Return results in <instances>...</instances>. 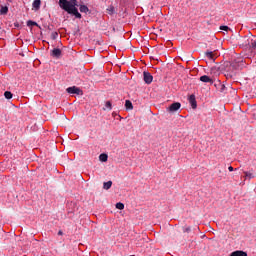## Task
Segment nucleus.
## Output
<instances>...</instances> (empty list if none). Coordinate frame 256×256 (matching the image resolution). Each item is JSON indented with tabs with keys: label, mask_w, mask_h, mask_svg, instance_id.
I'll return each instance as SVG.
<instances>
[{
	"label": "nucleus",
	"mask_w": 256,
	"mask_h": 256,
	"mask_svg": "<svg viewBox=\"0 0 256 256\" xmlns=\"http://www.w3.org/2000/svg\"><path fill=\"white\" fill-rule=\"evenodd\" d=\"M99 159L102 161V163H107V159H109V156L107 154H100Z\"/></svg>",
	"instance_id": "nucleus-15"
},
{
	"label": "nucleus",
	"mask_w": 256,
	"mask_h": 256,
	"mask_svg": "<svg viewBox=\"0 0 256 256\" xmlns=\"http://www.w3.org/2000/svg\"><path fill=\"white\" fill-rule=\"evenodd\" d=\"M27 25H28V27H35L37 25V22H33V21L29 20L27 22Z\"/></svg>",
	"instance_id": "nucleus-21"
},
{
	"label": "nucleus",
	"mask_w": 256,
	"mask_h": 256,
	"mask_svg": "<svg viewBox=\"0 0 256 256\" xmlns=\"http://www.w3.org/2000/svg\"><path fill=\"white\" fill-rule=\"evenodd\" d=\"M205 57H207V59H210L211 61H215V52L206 51L205 52Z\"/></svg>",
	"instance_id": "nucleus-8"
},
{
	"label": "nucleus",
	"mask_w": 256,
	"mask_h": 256,
	"mask_svg": "<svg viewBox=\"0 0 256 256\" xmlns=\"http://www.w3.org/2000/svg\"><path fill=\"white\" fill-rule=\"evenodd\" d=\"M57 37H59L58 33H54L51 35V39H53V41H55V39H57Z\"/></svg>",
	"instance_id": "nucleus-22"
},
{
	"label": "nucleus",
	"mask_w": 256,
	"mask_h": 256,
	"mask_svg": "<svg viewBox=\"0 0 256 256\" xmlns=\"http://www.w3.org/2000/svg\"><path fill=\"white\" fill-rule=\"evenodd\" d=\"M221 31H226V33H229V31H233L229 26H220Z\"/></svg>",
	"instance_id": "nucleus-19"
},
{
	"label": "nucleus",
	"mask_w": 256,
	"mask_h": 256,
	"mask_svg": "<svg viewBox=\"0 0 256 256\" xmlns=\"http://www.w3.org/2000/svg\"><path fill=\"white\" fill-rule=\"evenodd\" d=\"M188 101H189L192 109H197V100L195 99V95L194 94L189 96Z\"/></svg>",
	"instance_id": "nucleus-5"
},
{
	"label": "nucleus",
	"mask_w": 256,
	"mask_h": 256,
	"mask_svg": "<svg viewBox=\"0 0 256 256\" xmlns=\"http://www.w3.org/2000/svg\"><path fill=\"white\" fill-rule=\"evenodd\" d=\"M116 209L123 211V209H125V204H123L121 202L116 203Z\"/></svg>",
	"instance_id": "nucleus-17"
},
{
	"label": "nucleus",
	"mask_w": 256,
	"mask_h": 256,
	"mask_svg": "<svg viewBox=\"0 0 256 256\" xmlns=\"http://www.w3.org/2000/svg\"><path fill=\"white\" fill-rule=\"evenodd\" d=\"M59 5H60L61 9H64V11H67V13L71 12L72 9L75 7L68 0H59Z\"/></svg>",
	"instance_id": "nucleus-1"
},
{
	"label": "nucleus",
	"mask_w": 256,
	"mask_h": 256,
	"mask_svg": "<svg viewBox=\"0 0 256 256\" xmlns=\"http://www.w3.org/2000/svg\"><path fill=\"white\" fill-rule=\"evenodd\" d=\"M66 91L71 95H83V91H81L77 86L68 87Z\"/></svg>",
	"instance_id": "nucleus-3"
},
{
	"label": "nucleus",
	"mask_w": 256,
	"mask_h": 256,
	"mask_svg": "<svg viewBox=\"0 0 256 256\" xmlns=\"http://www.w3.org/2000/svg\"><path fill=\"white\" fill-rule=\"evenodd\" d=\"M143 77H144V82L147 85H151V83H153V75H151V73L143 72Z\"/></svg>",
	"instance_id": "nucleus-4"
},
{
	"label": "nucleus",
	"mask_w": 256,
	"mask_h": 256,
	"mask_svg": "<svg viewBox=\"0 0 256 256\" xmlns=\"http://www.w3.org/2000/svg\"><path fill=\"white\" fill-rule=\"evenodd\" d=\"M4 97H5L6 99H13V93H11L10 91H6V92L4 93Z\"/></svg>",
	"instance_id": "nucleus-18"
},
{
	"label": "nucleus",
	"mask_w": 256,
	"mask_h": 256,
	"mask_svg": "<svg viewBox=\"0 0 256 256\" xmlns=\"http://www.w3.org/2000/svg\"><path fill=\"white\" fill-rule=\"evenodd\" d=\"M105 109H107L108 111H111V109H112L111 101L106 102L104 111H105Z\"/></svg>",
	"instance_id": "nucleus-20"
},
{
	"label": "nucleus",
	"mask_w": 256,
	"mask_h": 256,
	"mask_svg": "<svg viewBox=\"0 0 256 256\" xmlns=\"http://www.w3.org/2000/svg\"><path fill=\"white\" fill-rule=\"evenodd\" d=\"M80 13H89V7L87 5H80Z\"/></svg>",
	"instance_id": "nucleus-14"
},
{
	"label": "nucleus",
	"mask_w": 256,
	"mask_h": 256,
	"mask_svg": "<svg viewBox=\"0 0 256 256\" xmlns=\"http://www.w3.org/2000/svg\"><path fill=\"white\" fill-rule=\"evenodd\" d=\"M113 31H116V29L115 28H113ZM117 31H119L120 33H123V31H125V29H123V28H119V29H117Z\"/></svg>",
	"instance_id": "nucleus-26"
},
{
	"label": "nucleus",
	"mask_w": 256,
	"mask_h": 256,
	"mask_svg": "<svg viewBox=\"0 0 256 256\" xmlns=\"http://www.w3.org/2000/svg\"><path fill=\"white\" fill-rule=\"evenodd\" d=\"M51 56H52V57H55L56 59H59V57H61V49H59V48H54V49L51 51Z\"/></svg>",
	"instance_id": "nucleus-7"
},
{
	"label": "nucleus",
	"mask_w": 256,
	"mask_h": 256,
	"mask_svg": "<svg viewBox=\"0 0 256 256\" xmlns=\"http://www.w3.org/2000/svg\"><path fill=\"white\" fill-rule=\"evenodd\" d=\"M112 185H113V181L104 182L103 189H105L106 191H109V188L112 187Z\"/></svg>",
	"instance_id": "nucleus-13"
},
{
	"label": "nucleus",
	"mask_w": 256,
	"mask_h": 256,
	"mask_svg": "<svg viewBox=\"0 0 256 256\" xmlns=\"http://www.w3.org/2000/svg\"><path fill=\"white\" fill-rule=\"evenodd\" d=\"M32 7L36 10L40 9L41 7V0H34L32 3Z\"/></svg>",
	"instance_id": "nucleus-11"
},
{
	"label": "nucleus",
	"mask_w": 256,
	"mask_h": 256,
	"mask_svg": "<svg viewBox=\"0 0 256 256\" xmlns=\"http://www.w3.org/2000/svg\"><path fill=\"white\" fill-rule=\"evenodd\" d=\"M69 13L74 15L76 19H81V13H79V10H77V7H74L72 11H70Z\"/></svg>",
	"instance_id": "nucleus-9"
},
{
	"label": "nucleus",
	"mask_w": 256,
	"mask_h": 256,
	"mask_svg": "<svg viewBox=\"0 0 256 256\" xmlns=\"http://www.w3.org/2000/svg\"><path fill=\"white\" fill-rule=\"evenodd\" d=\"M200 81H202V83H210V85H213V83H214L213 79H211V77H209L207 75L201 76Z\"/></svg>",
	"instance_id": "nucleus-6"
},
{
	"label": "nucleus",
	"mask_w": 256,
	"mask_h": 256,
	"mask_svg": "<svg viewBox=\"0 0 256 256\" xmlns=\"http://www.w3.org/2000/svg\"><path fill=\"white\" fill-rule=\"evenodd\" d=\"M139 37H141L139 34H130V38H132V39H137V38H139Z\"/></svg>",
	"instance_id": "nucleus-23"
},
{
	"label": "nucleus",
	"mask_w": 256,
	"mask_h": 256,
	"mask_svg": "<svg viewBox=\"0 0 256 256\" xmlns=\"http://www.w3.org/2000/svg\"><path fill=\"white\" fill-rule=\"evenodd\" d=\"M69 3H71V5H74V7H77V0H70Z\"/></svg>",
	"instance_id": "nucleus-24"
},
{
	"label": "nucleus",
	"mask_w": 256,
	"mask_h": 256,
	"mask_svg": "<svg viewBox=\"0 0 256 256\" xmlns=\"http://www.w3.org/2000/svg\"><path fill=\"white\" fill-rule=\"evenodd\" d=\"M244 175L245 177H247V179H255L256 177V174L253 172V170L249 172L245 171Z\"/></svg>",
	"instance_id": "nucleus-10"
},
{
	"label": "nucleus",
	"mask_w": 256,
	"mask_h": 256,
	"mask_svg": "<svg viewBox=\"0 0 256 256\" xmlns=\"http://www.w3.org/2000/svg\"><path fill=\"white\" fill-rule=\"evenodd\" d=\"M7 13H9V7L1 6V8H0V15H7Z\"/></svg>",
	"instance_id": "nucleus-12"
},
{
	"label": "nucleus",
	"mask_w": 256,
	"mask_h": 256,
	"mask_svg": "<svg viewBox=\"0 0 256 256\" xmlns=\"http://www.w3.org/2000/svg\"><path fill=\"white\" fill-rule=\"evenodd\" d=\"M184 233H191V227H186L184 229Z\"/></svg>",
	"instance_id": "nucleus-25"
},
{
	"label": "nucleus",
	"mask_w": 256,
	"mask_h": 256,
	"mask_svg": "<svg viewBox=\"0 0 256 256\" xmlns=\"http://www.w3.org/2000/svg\"><path fill=\"white\" fill-rule=\"evenodd\" d=\"M110 13H113V8L108 9Z\"/></svg>",
	"instance_id": "nucleus-28"
},
{
	"label": "nucleus",
	"mask_w": 256,
	"mask_h": 256,
	"mask_svg": "<svg viewBox=\"0 0 256 256\" xmlns=\"http://www.w3.org/2000/svg\"><path fill=\"white\" fill-rule=\"evenodd\" d=\"M58 235H63V231L60 230V231L58 232Z\"/></svg>",
	"instance_id": "nucleus-29"
},
{
	"label": "nucleus",
	"mask_w": 256,
	"mask_h": 256,
	"mask_svg": "<svg viewBox=\"0 0 256 256\" xmlns=\"http://www.w3.org/2000/svg\"><path fill=\"white\" fill-rule=\"evenodd\" d=\"M181 109V103L179 102H174L172 103L168 108L167 111L168 113H177Z\"/></svg>",
	"instance_id": "nucleus-2"
},
{
	"label": "nucleus",
	"mask_w": 256,
	"mask_h": 256,
	"mask_svg": "<svg viewBox=\"0 0 256 256\" xmlns=\"http://www.w3.org/2000/svg\"><path fill=\"white\" fill-rule=\"evenodd\" d=\"M125 107H126V109H129L131 111L133 109V103L130 102V100H126Z\"/></svg>",
	"instance_id": "nucleus-16"
},
{
	"label": "nucleus",
	"mask_w": 256,
	"mask_h": 256,
	"mask_svg": "<svg viewBox=\"0 0 256 256\" xmlns=\"http://www.w3.org/2000/svg\"><path fill=\"white\" fill-rule=\"evenodd\" d=\"M228 170L231 172V171H234V169H233V166H229L228 167Z\"/></svg>",
	"instance_id": "nucleus-27"
}]
</instances>
